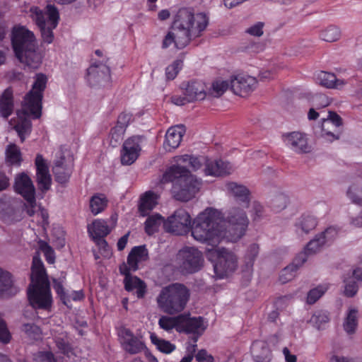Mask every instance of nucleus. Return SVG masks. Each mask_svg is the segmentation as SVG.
I'll use <instances>...</instances> for the list:
<instances>
[{"label":"nucleus","instance_id":"nucleus-45","mask_svg":"<svg viewBox=\"0 0 362 362\" xmlns=\"http://www.w3.org/2000/svg\"><path fill=\"white\" fill-rule=\"evenodd\" d=\"M230 83L227 81H216L212 83L210 93L214 97H220L228 89Z\"/></svg>","mask_w":362,"mask_h":362},{"label":"nucleus","instance_id":"nucleus-1","mask_svg":"<svg viewBox=\"0 0 362 362\" xmlns=\"http://www.w3.org/2000/svg\"><path fill=\"white\" fill-rule=\"evenodd\" d=\"M249 220L243 209L233 207L225 221L216 209L207 208L191 225L192 235L202 243L216 247L222 239L235 243L245 233Z\"/></svg>","mask_w":362,"mask_h":362},{"label":"nucleus","instance_id":"nucleus-20","mask_svg":"<svg viewBox=\"0 0 362 362\" xmlns=\"http://www.w3.org/2000/svg\"><path fill=\"white\" fill-rule=\"evenodd\" d=\"M185 133V127L184 125H176L169 128L166 132L163 144L165 149L170 151L177 148Z\"/></svg>","mask_w":362,"mask_h":362},{"label":"nucleus","instance_id":"nucleus-16","mask_svg":"<svg viewBox=\"0 0 362 362\" xmlns=\"http://www.w3.org/2000/svg\"><path fill=\"white\" fill-rule=\"evenodd\" d=\"M141 139L140 136H133L124 142L121 151V162L123 165H132L138 158L141 150Z\"/></svg>","mask_w":362,"mask_h":362},{"label":"nucleus","instance_id":"nucleus-49","mask_svg":"<svg viewBox=\"0 0 362 362\" xmlns=\"http://www.w3.org/2000/svg\"><path fill=\"white\" fill-rule=\"evenodd\" d=\"M124 132L122 128L114 127L110 132V145L117 146L122 141Z\"/></svg>","mask_w":362,"mask_h":362},{"label":"nucleus","instance_id":"nucleus-5","mask_svg":"<svg viewBox=\"0 0 362 362\" xmlns=\"http://www.w3.org/2000/svg\"><path fill=\"white\" fill-rule=\"evenodd\" d=\"M31 282L27 294L30 305L35 309L47 310L52 305L49 282L42 262L37 256L33 258Z\"/></svg>","mask_w":362,"mask_h":362},{"label":"nucleus","instance_id":"nucleus-14","mask_svg":"<svg viewBox=\"0 0 362 362\" xmlns=\"http://www.w3.org/2000/svg\"><path fill=\"white\" fill-rule=\"evenodd\" d=\"M177 332L202 335L206 329L202 317H192L189 313L180 314Z\"/></svg>","mask_w":362,"mask_h":362},{"label":"nucleus","instance_id":"nucleus-22","mask_svg":"<svg viewBox=\"0 0 362 362\" xmlns=\"http://www.w3.org/2000/svg\"><path fill=\"white\" fill-rule=\"evenodd\" d=\"M159 195L152 191H148L144 193L139 199V212L141 216H145L155 208L158 204Z\"/></svg>","mask_w":362,"mask_h":362},{"label":"nucleus","instance_id":"nucleus-48","mask_svg":"<svg viewBox=\"0 0 362 362\" xmlns=\"http://www.w3.org/2000/svg\"><path fill=\"white\" fill-rule=\"evenodd\" d=\"M310 320L315 324L317 329H320L321 326L329 320V314L326 311L319 310L315 312Z\"/></svg>","mask_w":362,"mask_h":362},{"label":"nucleus","instance_id":"nucleus-28","mask_svg":"<svg viewBox=\"0 0 362 362\" xmlns=\"http://www.w3.org/2000/svg\"><path fill=\"white\" fill-rule=\"evenodd\" d=\"M123 339L124 349L132 354L141 351L145 347L144 344L137 337H134L129 329L124 331Z\"/></svg>","mask_w":362,"mask_h":362},{"label":"nucleus","instance_id":"nucleus-4","mask_svg":"<svg viewBox=\"0 0 362 362\" xmlns=\"http://www.w3.org/2000/svg\"><path fill=\"white\" fill-rule=\"evenodd\" d=\"M11 43L18 60L32 69H38L42 62V55L37 49L33 32L24 26L14 27L12 30Z\"/></svg>","mask_w":362,"mask_h":362},{"label":"nucleus","instance_id":"nucleus-52","mask_svg":"<svg viewBox=\"0 0 362 362\" xmlns=\"http://www.w3.org/2000/svg\"><path fill=\"white\" fill-rule=\"evenodd\" d=\"M293 271L294 265L293 264H289L281 271L279 276V281L281 284H286L294 278Z\"/></svg>","mask_w":362,"mask_h":362},{"label":"nucleus","instance_id":"nucleus-25","mask_svg":"<svg viewBox=\"0 0 362 362\" xmlns=\"http://www.w3.org/2000/svg\"><path fill=\"white\" fill-rule=\"evenodd\" d=\"M315 79L320 86L327 88H339L345 84L344 80L337 78L334 74L324 71L317 73Z\"/></svg>","mask_w":362,"mask_h":362},{"label":"nucleus","instance_id":"nucleus-41","mask_svg":"<svg viewBox=\"0 0 362 362\" xmlns=\"http://www.w3.org/2000/svg\"><path fill=\"white\" fill-rule=\"evenodd\" d=\"M298 226L304 233H308L316 227L317 220L312 215L304 214L301 216Z\"/></svg>","mask_w":362,"mask_h":362},{"label":"nucleus","instance_id":"nucleus-61","mask_svg":"<svg viewBox=\"0 0 362 362\" xmlns=\"http://www.w3.org/2000/svg\"><path fill=\"white\" fill-rule=\"evenodd\" d=\"M27 203L23 204L25 210L29 216H33L35 213L36 202L35 197L33 199H25Z\"/></svg>","mask_w":362,"mask_h":362},{"label":"nucleus","instance_id":"nucleus-27","mask_svg":"<svg viewBox=\"0 0 362 362\" xmlns=\"http://www.w3.org/2000/svg\"><path fill=\"white\" fill-rule=\"evenodd\" d=\"M148 258V250L145 246H136L132 249L127 257V264L133 272L138 269V264Z\"/></svg>","mask_w":362,"mask_h":362},{"label":"nucleus","instance_id":"nucleus-17","mask_svg":"<svg viewBox=\"0 0 362 362\" xmlns=\"http://www.w3.org/2000/svg\"><path fill=\"white\" fill-rule=\"evenodd\" d=\"M255 78L250 76H236L230 80V88L236 95L245 96L254 90L257 85Z\"/></svg>","mask_w":362,"mask_h":362},{"label":"nucleus","instance_id":"nucleus-53","mask_svg":"<svg viewBox=\"0 0 362 362\" xmlns=\"http://www.w3.org/2000/svg\"><path fill=\"white\" fill-rule=\"evenodd\" d=\"M259 252V247L256 244H252L247 252L246 255V264L248 268H250L253 265V262L257 257Z\"/></svg>","mask_w":362,"mask_h":362},{"label":"nucleus","instance_id":"nucleus-15","mask_svg":"<svg viewBox=\"0 0 362 362\" xmlns=\"http://www.w3.org/2000/svg\"><path fill=\"white\" fill-rule=\"evenodd\" d=\"M73 163L71 158H66L62 151L58 152L57 158L54 163L52 172L55 180L60 184L66 183L72 173Z\"/></svg>","mask_w":362,"mask_h":362},{"label":"nucleus","instance_id":"nucleus-47","mask_svg":"<svg viewBox=\"0 0 362 362\" xmlns=\"http://www.w3.org/2000/svg\"><path fill=\"white\" fill-rule=\"evenodd\" d=\"M219 165H223V160H219L208 162L205 168L206 174L213 176H223L224 171L218 170Z\"/></svg>","mask_w":362,"mask_h":362},{"label":"nucleus","instance_id":"nucleus-21","mask_svg":"<svg viewBox=\"0 0 362 362\" xmlns=\"http://www.w3.org/2000/svg\"><path fill=\"white\" fill-rule=\"evenodd\" d=\"M226 187L237 202L242 203L243 208L248 207L250 200V191L245 186L236 182H228L226 184Z\"/></svg>","mask_w":362,"mask_h":362},{"label":"nucleus","instance_id":"nucleus-8","mask_svg":"<svg viewBox=\"0 0 362 362\" xmlns=\"http://www.w3.org/2000/svg\"><path fill=\"white\" fill-rule=\"evenodd\" d=\"M30 16L40 30L42 40L48 44L52 43L54 40L53 30L57 28L59 20L57 8L51 4H48L45 11L33 6L30 8Z\"/></svg>","mask_w":362,"mask_h":362},{"label":"nucleus","instance_id":"nucleus-31","mask_svg":"<svg viewBox=\"0 0 362 362\" xmlns=\"http://www.w3.org/2000/svg\"><path fill=\"white\" fill-rule=\"evenodd\" d=\"M124 288L127 291L136 289L138 298H143L146 292V285L144 282L136 276H127L124 279Z\"/></svg>","mask_w":362,"mask_h":362},{"label":"nucleus","instance_id":"nucleus-55","mask_svg":"<svg viewBox=\"0 0 362 362\" xmlns=\"http://www.w3.org/2000/svg\"><path fill=\"white\" fill-rule=\"evenodd\" d=\"M132 115L129 113H121L117 118V122L115 127L122 128L125 131L132 119Z\"/></svg>","mask_w":362,"mask_h":362},{"label":"nucleus","instance_id":"nucleus-7","mask_svg":"<svg viewBox=\"0 0 362 362\" xmlns=\"http://www.w3.org/2000/svg\"><path fill=\"white\" fill-rule=\"evenodd\" d=\"M189 298L190 291L186 286L174 283L161 289L156 301L163 313L173 315L185 308Z\"/></svg>","mask_w":362,"mask_h":362},{"label":"nucleus","instance_id":"nucleus-38","mask_svg":"<svg viewBox=\"0 0 362 362\" xmlns=\"http://www.w3.org/2000/svg\"><path fill=\"white\" fill-rule=\"evenodd\" d=\"M329 284H324L310 290L307 295L306 302L309 305L315 303L328 290Z\"/></svg>","mask_w":362,"mask_h":362},{"label":"nucleus","instance_id":"nucleus-23","mask_svg":"<svg viewBox=\"0 0 362 362\" xmlns=\"http://www.w3.org/2000/svg\"><path fill=\"white\" fill-rule=\"evenodd\" d=\"M19 288L14 285L13 275L0 267V297L6 294L15 295Z\"/></svg>","mask_w":362,"mask_h":362},{"label":"nucleus","instance_id":"nucleus-24","mask_svg":"<svg viewBox=\"0 0 362 362\" xmlns=\"http://www.w3.org/2000/svg\"><path fill=\"white\" fill-rule=\"evenodd\" d=\"M251 352L256 362H269L271 361V351L265 341H254L251 346Z\"/></svg>","mask_w":362,"mask_h":362},{"label":"nucleus","instance_id":"nucleus-59","mask_svg":"<svg viewBox=\"0 0 362 362\" xmlns=\"http://www.w3.org/2000/svg\"><path fill=\"white\" fill-rule=\"evenodd\" d=\"M263 23L258 22L254 25L250 27L247 30V33L253 36L260 37L263 35Z\"/></svg>","mask_w":362,"mask_h":362},{"label":"nucleus","instance_id":"nucleus-3","mask_svg":"<svg viewBox=\"0 0 362 362\" xmlns=\"http://www.w3.org/2000/svg\"><path fill=\"white\" fill-rule=\"evenodd\" d=\"M34 78L35 81L32 89L24 98L22 110L17 111L18 121L13 127L21 142L24 141L25 134L30 132L31 127L30 121L25 116L31 115L36 119L41 116L42 100L47 78L44 74L39 73L35 75Z\"/></svg>","mask_w":362,"mask_h":362},{"label":"nucleus","instance_id":"nucleus-6","mask_svg":"<svg viewBox=\"0 0 362 362\" xmlns=\"http://www.w3.org/2000/svg\"><path fill=\"white\" fill-rule=\"evenodd\" d=\"M173 182L171 191L174 198L181 202L192 199L201 186V182L185 167L179 165H172L163 175L161 182Z\"/></svg>","mask_w":362,"mask_h":362},{"label":"nucleus","instance_id":"nucleus-50","mask_svg":"<svg viewBox=\"0 0 362 362\" xmlns=\"http://www.w3.org/2000/svg\"><path fill=\"white\" fill-rule=\"evenodd\" d=\"M287 202V197L284 194H280L272 199L271 205L274 211H279L286 206Z\"/></svg>","mask_w":362,"mask_h":362},{"label":"nucleus","instance_id":"nucleus-40","mask_svg":"<svg viewBox=\"0 0 362 362\" xmlns=\"http://www.w3.org/2000/svg\"><path fill=\"white\" fill-rule=\"evenodd\" d=\"M151 339L153 344L162 352L170 354L175 350V346L170 341L158 338L155 334L151 335Z\"/></svg>","mask_w":362,"mask_h":362},{"label":"nucleus","instance_id":"nucleus-44","mask_svg":"<svg viewBox=\"0 0 362 362\" xmlns=\"http://www.w3.org/2000/svg\"><path fill=\"white\" fill-rule=\"evenodd\" d=\"M311 148V146L308 143L306 135L296 132V152L298 151L300 153H309Z\"/></svg>","mask_w":362,"mask_h":362},{"label":"nucleus","instance_id":"nucleus-9","mask_svg":"<svg viewBox=\"0 0 362 362\" xmlns=\"http://www.w3.org/2000/svg\"><path fill=\"white\" fill-rule=\"evenodd\" d=\"M337 235V229L332 226L316 235L308 243L303 251L296 255V270L307 261L310 255H315L321 251L325 246L329 245Z\"/></svg>","mask_w":362,"mask_h":362},{"label":"nucleus","instance_id":"nucleus-54","mask_svg":"<svg viewBox=\"0 0 362 362\" xmlns=\"http://www.w3.org/2000/svg\"><path fill=\"white\" fill-rule=\"evenodd\" d=\"M40 248L44 253L47 262L53 264L54 262V253L52 248L45 241L40 243Z\"/></svg>","mask_w":362,"mask_h":362},{"label":"nucleus","instance_id":"nucleus-35","mask_svg":"<svg viewBox=\"0 0 362 362\" xmlns=\"http://www.w3.org/2000/svg\"><path fill=\"white\" fill-rule=\"evenodd\" d=\"M107 204V199L102 194H97L93 196L90 200V211L94 215H97L104 211Z\"/></svg>","mask_w":362,"mask_h":362},{"label":"nucleus","instance_id":"nucleus-26","mask_svg":"<svg viewBox=\"0 0 362 362\" xmlns=\"http://www.w3.org/2000/svg\"><path fill=\"white\" fill-rule=\"evenodd\" d=\"M184 95H187L192 102L202 100L206 97L205 86L200 81L188 82L185 87Z\"/></svg>","mask_w":362,"mask_h":362},{"label":"nucleus","instance_id":"nucleus-43","mask_svg":"<svg viewBox=\"0 0 362 362\" xmlns=\"http://www.w3.org/2000/svg\"><path fill=\"white\" fill-rule=\"evenodd\" d=\"M21 330L30 339L38 340L41 338L42 331L40 328L33 323L23 324Z\"/></svg>","mask_w":362,"mask_h":362},{"label":"nucleus","instance_id":"nucleus-62","mask_svg":"<svg viewBox=\"0 0 362 362\" xmlns=\"http://www.w3.org/2000/svg\"><path fill=\"white\" fill-rule=\"evenodd\" d=\"M94 242L99 247L100 250L103 251L104 255H108L110 254L109 246L107 241L104 239V238H98L93 239Z\"/></svg>","mask_w":362,"mask_h":362},{"label":"nucleus","instance_id":"nucleus-18","mask_svg":"<svg viewBox=\"0 0 362 362\" xmlns=\"http://www.w3.org/2000/svg\"><path fill=\"white\" fill-rule=\"evenodd\" d=\"M35 163L37 170L36 181L37 185L41 190L47 191L50 188L52 179L46 161L42 155L37 154Z\"/></svg>","mask_w":362,"mask_h":362},{"label":"nucleus","instance_id":"nucleus-60","mask_svg":"<svg viewBox=\"0 0 362 362\" xmlns=\"http://www.w3.org/2000/svg\"><path fill=\"white\" fill-rule=\"evenodd\" d=\"M196 360L198 362H214V358L205 349H201L195 355Z\"/></svg>","mask_w":362,"mask_h":362},{"label":"nucleus","instance_id":"nucleus-56","mask_svg":"<svg viewBox=\"0 0 362 362\" xmlns=\"http://www.w3.org/2000/svg\"><path fill=\"white\" fill-rule=\"evenodd\" d=\"M358 284L355 281H351L345 284L344 294L345 296L351 298L358 292Z\"/></svg>","mask_w":362,"mask_h":362},{"label":"nucleus","instance_id":"nucleus-58","mask_svg":"<svg viewBox=\"0 0 362 362\" xmlns=\"http://www.w3.org/2000/svg\"><path fill=\"white\" fill-rule=\"evenodd\" d=\"M327 121H329L330 123L334 127V128L337 129L339 127L342 126L343 122L341 117L334 112L329 111L328 117L327 118H324Z\"/></svg>","mask_w":362,"mask_h":362},{"label":"nucleus","instance_id":"nucleus-30","mask_svg":"<svg viewBox=\"0 0 362 362\" xmlns=\"http://www.w3.org/2000/svg\"><path fill=\"white\" fill-rule=\"evenodd\" d=\"M110 231L111 230L108 227L107 222L104 220H95L91 224L88 226V232L93 239L105 238Z\"/></svg>","mask_w":362,"mask_h":362},{"label":"nucleus","instance_id":"nucleus-51","mask_svg":"<svg viewBox=\"0 0 362 362\" xmlns=\"http://www.w3.org/2000/svg\"><path fill=\"white\" fill-rule=\"evenodd\" d=\"M11 339V334L8 329L6 321L0 317V342L8 344Z\"/></svg>","mask_w":362,"mask_h":362},{"label":"nucleus","instance_id":"nucleus-36","mask_svg":"<svg viewBox=\"0 0 362 362\" xmlns=\"http://www.w3.org/2000/svg\"><path fill=\"white\" fill-rule=\"evenodd\" d=\"M165 222L163 218L158 214L148 216L145 222V231L151 235L158 230L160 226Z\"/></svg>","mask_w":362,"mask_h":362},{"label":"nucleus","instance_id":"nucleus-64","mask_svg":"<svg viewBox=\"0 0 362 362\" xmlns=\"http://www.w3.org/2000/svg\"><path fill=\"white\" fill-rule=\"evenodd\" d=\"M196 349H197L196 344L189 346L187 349V355L185 356V357H183L180 362H192V361L194 356V353L196 351Z\"/></svg>","mask_w":362,"mask_h":362},{"label":"nucleus","instance_id":"nucleus-29","mask_svg":"<svg viewBox=\"0 0 362 362\" xmlns=\"http://www.w3.org/2000/svg\"><path fill=\"white\" fill-rule=\"evenodd\" d=\"M13 90L11 88H6L0 98V114L1 117L7 119L13 110Z\"/></svg>","mask_w":362,"mask_h":362},{"label":"nucleus","instance_id":"nucleus-34","mask_svg":"<svg viewBox=\"0 0 362 362\" xmlns=\"http://www.w3.org/2000/svg\"><path fill=\"white\" fill-rule=\"evenodd\" d=\"M345 332L349 334L355 333L358 327V310L351 308L349 310L347 315L343 324Z\"/></svg>","mask_w":362,"mask_h":362},{"label":"nucleus","instance_id":"nucleus-37","mask_svg":"<svg viewBox=\"0 0 362 362\" xmlns=\"http://www.w3.org/2000/svg\"><path fill=\"white\" fill-rule=\"evenodd\" d=\"M180 315L175 317L168 315H162L158 320L159 327L167 332H170L175 329L177 332L180 323Z\"/></svg>","mask_w":362,"mask_h":362},{"label":"nucleus","instance_id":"nucleus-57","mask_svg":"<svg viewBox=\"0 0 362 362\" xmlns=\"http://www.w3.org/2000/svg\"><path fill=\"white\" fill-rule=\"evenodd\" d=\"M33 362H54V358L50 352H39L34 355Z\"/></svg>","mask_w":362,"mask_h":362},{"label":"nucleus","instance_id":"nucleus-13","mask_svg":"<svg viewBox=\"0 0 362 362\" xmlns=\"http://www.w3.org/2000/svg\"><path fill=\"white\" fill-rule=\"evenodd\" d=\"M87 80L93 87L109 86L111 81L110 69L103 64H92L87 70Z\"/></svg>","mask_w":362,"mask_h":362},{"label":"nucleus","instance_id":"nucleus-33","mask_svg":"<svg viewBox=\"0 0 362 362\" xmlns=\"http://www.w3.org/2000/svg\"><path fill=\"white\" fill-rule=\"evenodd\" d=\"M347 196L352 200L353 203L362 206V189L357 186H351L347 191ZM351 223L357 227H362V212L360 216L354 218Z\"/></svg>","mask_w":362,"mask_h":362},{"label":"nucleus","instance_id":"nucleus-42","mask_svg":"<svg viewBox=\"0 0 362 362\" xmlns=\"http://www.w3.org/2000/svg\"><path fill=\"white\" fill-rule=\"evenodd\" d=\"M8 160L11 164L19 165L21 162V153L19 148L14 144H9L6 151Z\"/></svg>","mask_w":362,"mask_h":362},{"label":"nucleus","instance_id":"nucleus-11","mask_svg":"<svg viewBox=\"0 0 362 362\" xmlns=\"http://www.w3.org/2000/svg\"><path fill=\"white\" fill-rule=\"evenodd\" d=\"M177 256L180 262V267L186 273L197 272L203 267L202 253L194 247H185L179 251Z\"/></svg>","mask_w":362,"mask_h":362},{"label":"nucleus","instance_id":"nucleus-63","mask_svg":"<svg viewBox=\"0 0 362 362\" xmlns=\"http://www.w3.org/2000/svg\"><path fill=\"white\" fill-rule=\"evenodd\" d=\"M171 101L177 105H184L188 103L192 102V100H189V98L187 95H184V96L173 95L171 98Z\"/></svg>","mask_w":362,"mask_h":362},{"label":"nucleus","instance_id":"nucleus-39","mask_svg":"<svg viewBox=\"0 0 362 362\" xmlns=\"http://www.w3.org/2000/svg\"><path fill=\"white\" fill-rule=\"evenodd\" d=\"M341 32L339 28L334 25H329L325 30H322L320 34V37L326 42H335L339 39Z\"/></svg>","mask_w":362,"mask_h":362},{"label":"nucleus","instance_id":"nucleus-46","mask_svg":"<svg viewBox=\"0 0 362 362\" xmlns=\"http://www.w3.org/2000/svg\"><path fill=\"white\" fill-rule=\"evenodd\" d=\"M183 62L181 59H176L172 64L169 65L165 69V75L168 80L174 79L182 69Z\"/></svg>","mask_w":362,"mask_h":362},{"label":"nucleus","instance_id":"nucleus-19","mask_svg":"<svg viewBox=\"0 0 362 362\" xmlns=\"http://www.w3.org/2000/svg\"><path fill=\"white\" fill-rule=\"evenodd\" d=\"M14 188L23 198L32 200L35 195V189L31 179L24 173L18 174L15 178Z\"/></svg>","mask_w":362,"mask_h":362},{"label":"nucleus","instance_id":"nucleus-12","mask_svg":"<svg viewBox=\"0 0 362 362\" xmlns=\"http://www.w3.org/2000/svg\"><path fill=\"white\" fill-rule=\"evenodd\" d=\"M216 252L217 262L214 264V269L216 276L221 279L236 269L238 259L234 253L223 248Z\"/></svg>","mask_w":362,"mask_h":362},{"label":"nucleus","instance_id":"nucleus-32","mask_svg":"<svg viewBox=\"0 0 362 362\" xmlns=\"http://www.w3.org/2000/svg\"><path fill=\"white\" fill-rule=\"evenodd\" d=\"M337 129L329 121L322 119L320 136L328 142L338 140L340 138V133Z\"/></svg>","mask_w":362,"mask_h":362},{"label":"nucleus","instance_id":"nucleus-10","mask_svg":"<svg viewBox=\"0 0 362 362\" xmlns=\"http://www.w3.org/2000/svg\"><path fill=\"white\" fill-rule=\"evenodd\" d=\"M165 231L175 235H183L191 228V217L183 209L176 210L163 223Z\"/></svg>","mask_w":362,"mask_h":362},{"label":"nucleus","instance_id":"nucleus-2","mask_svg":"<svg viewBox=\"0 0 362 362\" xmlns=\"http://www.w3.org/2000/svg\"><path fill=\"white\" fill-rule=\"evenodd\" d=\"M209 24V18L204 13H194L189 8H180L175 16L171 30L165 36L162 48L172 44L181 49L192 40L200 37Z\"/></svg>","mask_w":362,"mask_h":362}]
</instances>
